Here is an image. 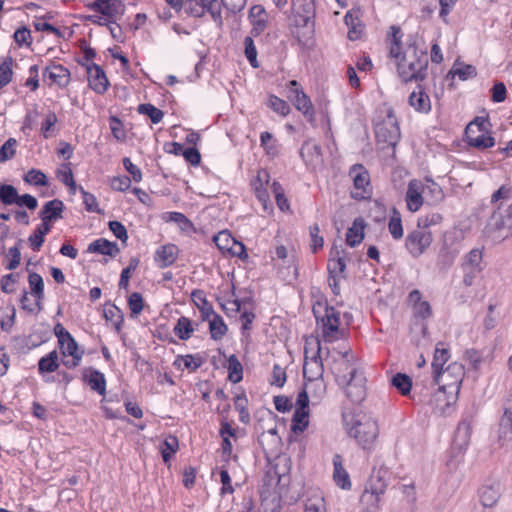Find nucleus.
Listing matches in <instances>:
<instances>
[{
    "label": "nucleus",
    "mask_w": 512,
    "mask_h": 512,
    "mask_svg": "<svg viewBox=\"0 0 512 512\" xmlns=\"http://www.w3.org/2000/svg\"><path fill=\"white\" fill-rule=\"evenodd\" d=\"M321 305L313 308V313L317 320V327L320 331V341L333 343L344 340L348 337V323L343 324L341 314L332 306H325L323 313L320 311Z\"/></svg>",
    "instance_id": "obj_1"
},
{
    "label": "nucleus",
    "mask_w": 512,
    "mask_h": 512,
    "mask_svg": "<svg viewBox=\"0 0 512 512\" xmlns=\"http://www.w3.org/2000/svg\"><path fill=\"white\" fill-rule=\"evenodd\" d=\"M347 433L353 437L363 449H370L378 437L377 422L365 415H344Z\"/></svg>",
    "instance_id": "obj_2"
},
{
    "label": "nucleus",
    "mask_w": 512,
    "mask_h": 512,
    "mask_svg": "<svg viewBox=\"0 0 512 512\" xmlns=\"http://www.w3.org/2000/svg\"><path fill=\"white\" fill-rule=\"evenodd\" d=\"M428 55L426 51L409 46L398 62V73L404 82L422 81L427 75Z\"/></svg>",
    "instance_id": "obj_3"
},
{
    "label": "nucleus",
    "mask_w": 512,
    "mask_h": 512,
    "mask_svg": "<svg viewBox=\"0 0 512 512\" xmlns=\"http://www.w3.org/2000/svg\"><path fill=\"white\" fill-rule=\"evenodd\" d=\"M376 139L387 146H395L400 140L398 120L392 108L383 105L379 107L373 120Z\"/></svg>",
    "instance_id": "obj_4"
},
{
    "label": "nucleus",
    "mask_w": 512,
    "mask_h": 512,
    "mask_svg": "<svg viewBox=\"0 0 512 512\" xmlns=\"http://www.w3.org/2000/svg\"><path fill=\"white\" fill-rule=\"evenodd\" d=\"M391 479V473L385 465L374 467L365 489L361 502L369 508L377 510Z\"/></svg>",
    "instance_id": "obj_5"
},
{
    "label": "nucleus",
    "mask_w": 512,
    "mask_h": 512,
    "mask_svg": "<svg viewBox=\"0 0 512 512\" xmlns=\"http://www.w3.org/2000/svg\"><path fill=\"white\" fill-rule=\"evenodd\" d=\"M485 233L495 242L512 236V202L507 206H497L488 219Z\"/></svg>",
    "instance_id": "obj_6"
},
{
    "label": "nucleus",
    "mask_w": 512,
    "mask_h": 512,
    "mask_svg": "<svg viewBox=\"0 0 512 512\" xmlns=\"http://www.w3.org/2000/svg\"><path fill=\"white\" fill-rule=\"evenodd\" d=\"M323 355L326 348L321 346L319 338L307 339L304 347L303 375L305 380L321 379L324 373Z\"/></svg>",
    "instance_id": "obj_7"
},
{
    "label": "nucleus",
    "mask_w": 512,
    "mask_h": 512,
    "mask_svg": "<svg viewBox=\"0 0 512 512\" xmlns=\"http://www.w3.org/2000/svg\"><path fill=\"white\" fill-rule=\"evenodd\" d=\"M324 359L338 384L346 383L347 377L351 375V370L358 369L350 348L343 351L326 348V357Z\"/></svg>",
    "instance_id": "obj_8"
},
{
    "label": "nucleus",
    "mask_w": 512,
    "mask_h": 512,
    "mask_svg": "<svg viewBox=\"0 0 512 512\" xmlns=\"http://www.w3.org/2000/svg\"><path fill=\"white\" fill-rule=\"evenodd\" d=\"M464 376L465 368L458 362H452L445 369L443 368L433 374L439 390L447 393L453 399L457 398Z\"/></svg>",
    "instance_id": "obj_9"
},
{
    "label": "nucleus",
    "mask_w": 512,
    "mask_h": 512,
    "mask_svg": "<svg viewBox=\"0 0 512 512\" xmlns=\"http://www.w3.org/2000/svg\"><path fill=\"white\" fill-rule=\"evenodd\" d=\"M485 268L483 262V249L474 248L470 250L462 259L461 269L463 272V284L471 287L478 274Z\"/></svg>",
    "instance_id": "obj_10"
},
{
    "label": "nucleus",
    "mask_w": 512,
    "mask_h": 512,
    "mask_svg": "<svg viewBox=\"0 0 512 512\" xmlns=\"http://www.w3.org/2000/svg\"><path fill=\"white\" fill-rule=\"evenodd\" d=\"M349 176L353 181L352 198L363 200L370 198L372 188L370 185V176L365 167L361 164L353 165L349 170Z\"/></svg>",
    "instance_id": "obj_11"
},
{
    "label": "nucleus",
    "mask_w": 512,
    "mask_h": 512,
    "mask_svg": "<svg viewBox=\"0 0 512 512\" xmlns=\"http://www.w3.org/2000/svg\"><path fill=\"white\" fill-rule=\"evenodd\" d=\"M287 97L293 103L295 108L300 111L308 121H314L315 111L313 104L296 80L289 81Z\"/></svg>",
    "instance_id": "obj_12"
},
{
    "label": "nucleus",
    "mask_w": 512,
    "mask_h": 512,
    "mask_svg": "<svg viewBox=\"0 0 512 512\" xmlns=\"http://www.w3.org/2000/svg\"><path fill=\"white\" fill-rule=\"evenodd\" d=\"M184 7L185 12L193 17H202L208 12L215 22H222L221 6L217 0H186Z\"/></svg>",
    "instance_id": "obj_13"
},
{
    "label": "nucleus",
    "mask_w": 512,
    "mask_h": 512,
    "mask_svg": "<svg viewBox=\"0 0 512 512\" xmlns=\"http://www.w3.org/2000/svg\"><path fill=\"white\" fill-rule=\"evenodd\" d=\"M345 385L346 396L353 403H361L366 397V378L360 369H352Z\"/></svg>",
    "instance_id": "obj_14"
},
{
    "label": "nucleus",
    "mask_w": 512,
    "mask_h": 512,
    "mask_svg": "<svg viewBox=\"0 0 512 512\" xmlns=\"http://www.w3.org/2000/svg\"><path fill=\"white\" fill-rule=\"evenodd\" d=\"M431 242V232L417 227V229L408 234L405 245L413 257H419L430 246Z\"/></svg>",
    "instance_id": "obj_15"
},
{
    "label": "nucleus",
    "mask_w": 512,
    "mask_h": 512,
    "mask_svg": "<svg viewBox=\"0 0 512 512\" xmlns=\"http://www.w3.org/2000/svg\"><path fill=\"white\" fill-rule=\"evenodd\" d=\"M503 409L504 413L499 423L498 440L501 445H512V389L504 401Z\"/></svg>",
    "instance_id": "obj_16"
},
{
    "label": "nucleus",
    "mask_w": 512,
    "mask_h": 512,
    "mask_svg": "<svg viewBox=\"0 0 512 512\" xmlns=\"http://www.w3.org/2000/svg\"><path fill=\"white\" fill-rule=\"evenodd\" d=\"M315 13L313 0L292 1V23L296 27H307Z\"/></svg>",
    "instance_id": "obj_17"
},
{
    "label": "nucleus",
    "mask_w": 512,
    "mask_h": 512,
    "mask_svg": "<svg viewBox=\"0 0 512 512\" xmlns=\"http://www.w3.org/2000/svg\"><path fill=\"white\" fill-rule=\"evenodd\" d=\"M300 156L309 169L316 170L323 166L321 146L312 139H308L302 144Z\"/></svg>",
    "instance_id": "obj_18"
},
{
    "label": "nucleus",
    "mask_w": 512,
    "mask_h": 512,
    "mask_svg": "<svg viewBox=\"0 0 512 512\" xmlns=\"http://www.w3.org/2000/svg\"><path fill=\"white\" fill-rule=\"evenodd\" d=\"M425 186L421 180L413 179L409 182L405 201L409 211L416 212L424 203Z\"/></svg>",
    "instance_id": "obj_19"
},
{
    "label": "nucleus",
    "mask_w": 512,
    "mask_h": 512,
    "mask_svg": "<svg viewBox=\"0 0 512 512\" xmlns=\"http://www.w3.org/2000/svg\"><path fill=\"white\" fill-rule=\"evenodd\" d=\"M120 6L121 2L119 0H95L88 4L87 7L90 10L104 15V20L113 23L119 13Z\"/></svg>",
    "instance_id": "obj_20"
},
{
    "label": "nucleus",
    "mask_w": 512,
    "mask_h": 512,
    "mask_svg": "<svg viewBox=\"0 0 512 512\" xmlns=\"http://www.w3.org/2000/svg\"><path fill=\"white\" fill-rule=\"evenodd\" d=\"M88 83L92 90L98 94L106 92L109 82L105 72L96 64L87 66Z\"/></svg>",
    "instance_id": "obj_21"
},
{
    "label": "nucleus",
    "mask_w": 512,
    "mask_h": 512,
    "mask_svg": "<svg viewBox=\"0 0 512 512\" xmlns=\"http://www.w3.org/2000/svg\"><path fill=\"white\" fill-rule=\"evenodd\" d=\"M304 512H327L324 494L318 488H309L303 500Z\"/></svg>",
    "instance_id": "obj_22"
},
{
    "label": "nucleus",
    "mask_w": 512,
    "mask_h": 512,
    "mask_svg": "<svg viewBox=\"0 0 512 512\" xmlns=\"http://www.w3.org/2000/svg\"><path fill=\"white\" fill-rule=\"evenodd\" d=\"M268 15L261 5H254L249 12V20L252 24L250 34L254 37L259 36L267 26Z\"/></svg>",
    "instance_id": "obj_23"
},
{
    "label": "nucleus",
    "mask_w": 512,
    "mask_h": 512,
    "mask_svg": "<svg viewBox=\"0 0 512 512\" xmlns=\"http://www.w3.org/2000/svg\"><path fill=\"white\" fill-rule=\"evenodd\" d=\"M44 78H48L52 84L59 87H65L70 81V72L67 68L60 64H53L45 68L43 72Z\"/></svg>",
    "instance_id": "obj_24"
},
{
    "label": "nucleus",
    "mask_w": 512,
    "mask_h": 512,
    "mask_svg": "<svg viewBox=\"0 0 512 512\" xmlns=\"http://www.w3.org/2000/svg\"><path fill=\"white\" fill-rule=\"evenodd\" d=\"M60 349L63 355L72 356L71 361L64 362V365L68 368H74L79 365L82 358V353L78 351V345L72 336H69L63 342H59Z\"/></svg>",
    "instance_id": "obj_25"
},
{
    "label": "nucleus",
    "mask_w": 512,
    "mask_h": 512,
    "mask_svg": "<svg viewBox=\"0 0 512 512\" xmlns=\"http://www.w3.org/2000/svg\"><path fill=\"white\" fill-rule=\"evenodd\" d=\"M333 479L338 487L344 490L351 489V480L348 472L343 467V460L339 454L333 456Z\"/></svg>",
    "instance_id": "obj_26"
},
{
    "label": "nucleus",
    "mask_w": 512,
    "mask_h": 512,
    "mask_svg": "<svg viewBox=\"0 0 512 512\" xmlns=\"http://www.w3.org/2000/svg\"><path fill=\"white\" fill-rule=\"evenodd\" d=\"M177 255L178 248L173 244H167L156 250L154 260L160 268H166L176 261Z\"/></svg>",
    "instance_id": "obj_27"
},
{
    "label": "nucleus",
    "mask_w": 512,
    "mask_h": 512,
    "mask_svg": "<svg viewBox=\"0 0 512 512\" xmlns=\"http://www.w3.org/2000/svg\"><path fill=\"white\" fill-rule=\"evenodd\" d=\"M409 104L420 113H428L431 110L430 98L420 85L410 94Z\"/></svg>",
    "instance_id": "obj_28"
},
{
    "label": "nucleus",
    "mask_w": 512,
    "mask_h": 512,
    "mask_svg": "<svg viewBox=\"0 0 512 512\" xmlns=\"http://www.w3.org/2000/svg\"><path fill=\"white\" fill-rule=\"evenodd\" d=\"M344 251L333 248L330 252V259L328 261V272L330 277H344L346 269V262L342 254Z\"/></svg>",
    "instance_id": "obj_29"
},
{
    "label": "nucleus",
    "mask_w": 512,
    "mask_h": 512,
    "mask_svg": "<svg viewBox=\"0 0 512 512\" xmlns=\"http://www.w3.org/2000/svg\"><path fill=\"white\" fill-rule=\"evenodd\" d=\"M502 493L500 483L484 486L480 490V501L484 507H493L498 502Z\"/></svg>",
    "instance_id": "obj_30"
},
{
    "label": "nucleus",
    "mask_w": 512,
    "mask_h": 512,
    "mask_svg": "<svg viewBox=\"0 0 512 512\" xmlns=\"http://www.w3.org/2000/svg\"><path fill=\"white\" fill-rule=\"evenodd\" d=\"M87 251L89 253H97L108 256H116L119 253L118 245L107 239L100 238L89 244Z\"/></svg>",
    "instance_id": "obj_31"
},
{
    "label": "nucleus",
    "mask_w": 512,
    "mask_h": 512,
    "mask_svg": "<svg viewBox=\"0 0 512 512\" xmlns=\"http://www.w3.org/2000/svg\"><path fill=\"white\" fill-rule=\"evenodd\" d=\"M267 477L269 478L270 485L275 484V487L277 489L276 492L278 494L277 497H281V495L284 492H286L287 487L289 486L290 476L288 474H286L285 472L280 473L278 471L277 466H275L274 468L270 469L267 472Z\"/></svg>",
    "instance_id": "obj_32"
},
{
    "label": "nucleus",
    "mask_w": 512,
    "mask_h": 512,
    "mask_svg": "<svg viewBox=\"0 0 512 512\" xmlns=\"http://www.w3.org/2000/svg\"><path fill=\"white\" fill-rule=\"evenodd\" d=\"M365 222L362 218H356L346 233V242L350 247H355L364 239Z\"/></svg>",
    "instance_id": "obj_33"
},
{
    "label": "nucleus",
    "mask_w": 512,
    "mask_h": 512,
    "mask_svg": "<svg viewBox=\"0 0 512 512\" xmlns=\"http://www.w3.org/2000/svg\"><path fill=\"white\" fill-rule=\"evenodd\" d=\"M63 208V202L58 199L48 201L45 203L40 212V218L41 220L45 221L57 220L58 218L62 217L61 213L63 211Z\"/></svg>",
    "instance_id": "obj_34"
},
{
    "label": "nucleus",
    "mask_w": 512,
    "mask_h": 512,
    "mask_svg": "<svg viewBox=\"0 0 512 512\" xmlns=\"http://www.w3.org/2000/svg\"><path fill=\"white\" fill-rule=\"evenodd\" d=\"M84 378L92 390L98 392L100 395L105 394L106 381L104 374L90 368L84 372Z\"/></svg>",
    "instance_id": "obj_35"
},
{
    "label": "nucleus",
    "mask_w": 512,
    "mask_h": 512,
    "mask_svg": "<svg viewBox=\"0 0 512 512\" xmlns=\"http://www.w3.org/2000/svg\"><path fill=\"white\" fill-rule=\"evenodd\" d=\"M304 390L312 399H314L316 402H319L326 394V384L323 378L306 380Z\"/></svg>",
    "instance_id": "obj_36"
},
{
    "label": "nucleus",
    "mask_w": 512,
    "mask_h": 512,
    "mask_svg": "<svg viewBox=\"0 0 512 512\" xmlns=\"http://www.w3.org/2000/svg\"><path fill=\"white\" fill-rule=\"evenodd\" d=\"M344 20L349 28L348 38L353 41L359 39L363 32V28L358 17V12H348L344 17Z\"/></svg>",
    "instance_id": "obj_37"
},
{
    "label": "nucleus",
    "mask_w": 512,
    "mask_h": 512,
    "mask_svg": "<svg viewBox=\"0 0 512 512\" xmlns=\"http://www.w3.org/2000/svg\"><path fill=\"white\" fill-rule=\"evenodd\" d=\"M207 320L209 321V331L211 338L214 340L222 339L228 330L223 318L215 313Z\"/></svg>",
    "instance_id": "obj_38"
},
{
    "label": "nucleus",
    "mask_w": 512,
    "mask_h": 512,
    "mask_svg": "<svg viewBox=\"0 0 512 512\" xmlns=\"http://www.w3.org/2000/svg\"><path fill=\"white\" fill-rule=\"evenodd\" d=\"M511 198L512 186L509 184H504L492 193L490 203L495 210L497 209V206H505L504 203L509 201Z\"/></svg>",
    "instance_id": "obj_39"
},
{
    "label": "nucleus",
    "mask_w": 512,
    "mask_h": 512,
    "mask_svg": "<svg viewBox=\"0 0 512 512\" xmlns=\"http://www.w3.org/2000/svg\"><path fill=\"white\" fill-rule=\"evenodd\" d=\"M458 255H459V250L457 248H448V247L442 248L438 255V261H437L438 267L441 270L449 269L454 264Z\"/></svg>",
    "instance_id": "obj_40"
},
{
    "label": "nucleus",
    "mask_w": 512,
    "mask_h": 512,
    "mask_svg": "<svg viewBox=\"0 0 512 512\" xmlns=\"http://www.w3.org/2000/svg\"><path fill=\"white\" fill-rule=\"evenodd\" d=\"M192 298L197 307L199 308L203 320L209 319L212 315L215 314V311L211 304L208 303L204 293L200 290L194 291L192 293Z\"/></svg>",
    "instance_id": "obj_41"
},
{
    "label": "nucleus",
    "mask_w": 512,
    "mask_h": 512,
    "mask_svg": "<svg viewBox=\"0 0 512 512\" xmlns=\"http://www.w3.org/2000/svg\"><path fill=\"white\" fill-rule=\"evenodd\" d=\"M28 283L31 293L37 299L38 304L44 299V282L43 278L36 272L29 273Z\"/></svg>",
    "instance_id": "obj_42"
},
{
    "label": "nucleus",
    "mask_w": 512,
    "mask_h": 512,
    "mask_svg": "<svg viewBox=\"0 0 512 512\" xmlns=\"http://www.w3.org/2000/svg\"><path fill=\"white\" fill-rule=\"evenodd\" d=\"M228 379L232 383H239L243 378V367L235 355H230L227 360Z\"/></svg>",
    "instance_id": "obj_43"
},
{
    "label": "nucleus",
    "mask_w": 512,
    "mask_h": 512,
    "mask_svg": "<svg viewBox=\"0 0 512 512\" xmlns=\"http://www.w3.org/2000/svg\"><path fill=\"white\" fill-rule=\"evenodd\" d=\"M193 332L194 327L192 321L185 316H181L174 327L175 335L181 340H188Z\"/></svg>",
    "instance_id": "obj_44"
},
{
    "label": "nucleus",
    "mask_w": 512,
    "mask_h": 512,
    "mask_svg": "<svg viewBox=\"0 0 512 512\" xmlns=\"http://www.w3.org/2000/svg\"><path fill=\"white\" fill-rule=\"evenodd\" d=\"M425 198L429 204L435 205L442 201L444 195L441 187L432 180H427L424 183Z\"/></svg>",
    "instance_id": "obj_45"
},
{
    "label": "nucleus",
    "mask_w": 512,
    "mask_h": 512,
    "mask_svg": "<svg viewBox=\"0 0 512 512\" xmlns=\"http://www.w3.org/2000/svg\"><path fill=\"white\" fill-rule=\"evenodd\" d=\"M58 367V354L55 350L42 357L38 362V370L41 374L55 372Z\"/></svg>",
    "instance_id": "obj_46"
},
{
    "label": "nucleus",
    "mask_w": 512,
    "mask_h": 512,
    "mask_svg": "<svg viewBox=\"0 0 512 512\" xmlns=\"http://www.w3.org/2000/svg\"><path fill=\"white\" fill-rule=\"evenodd\" d=\"M449 358V350L444 347L443 343H438L435 348L432 361L433 374L443 369V366L445 365Z\"/></svg>",
    "instance_id": "obj_47"
},
{
    "label": "nucleus",
    "mask_w": 512,
    "mask_h": 512,
    "mask_svg": "<svg viewBox=\"0 0 512 512\" xmlns=\"http://www.w3.org/2000/svg\"><path fill=\"white\" fill-rule=\"evenodd\" d=\"M449 74L452 77H458L459 80L465 81L476 76V68L472 65L454 64Z\"/></svg>",
    "instance_id": "obj_48"
},
{
    "label": "nucleus",
    "mask_w": 512,
    "mask_h": 512,
    "mask_svg": "<svg viewBox=\"0 0 512 512\" xmlns=\"http://www.w3.org/2000/svg\"><path fill=\"white\" fill-rule=\"evenodd\" d=\"M391 384L402 394L407 395L411 391V378L403 373H397L391 379Z\"/></svg>",
    "instance_id": "obj_49"
},
{
    "label": "nucleus",
    "mask_w": 512,
    "mask_h": 512,
    "mask_svg": "<svg viewBox=\"0 0 512 512\" xmlns=\"http://www.w3.org/2000/svg\"><path fill=\"white\" fill-rule=\"evenodd\" d=\"M308 426V411L296 409L292 418L291 429L295 433L303 432Z\"/></svg>",
    "instance_id": "obj_50"
},
{
    "label": "nucleus",
    "mask_w": 512,
    "mask_h": 512,
    "mask_svg": "<svg viewBox=\"0 0 512 512\" xmlns=\"http://www.w3.org/2000/svg\"><path fill=\"white\" fill-rule=\"evenodd\" d=\"M18 192L17 189L9 184H3L0 186V201L4 205H13L18 203Z\"/></svg>",
    "instance_id": "obj_51"
},
{
    "label": "nucleus",
    "mask_w": 512,
    "mask_h": 512,
    "mask_svg": "<svg viewBox=\"0 0 512 512\" xmlns=\"http://www.w3.org/2000/svg\"><path fill=\"white\" fill-rule=\"evenodd\" d=\"M138 112L147 115L154 124L161 122L164 116V113L160 109L149 103L140 104L138 106Z\"/></svg>",
    "instance_id": "obj_52"
},
{
    "label": "nucleus",
    "mask_w": 512,
    "mask_h": 512,
    "mask_svg": "<svg viewBox=\"0 0 512 512\" xmlns=\"http://www.w3.org/2000/svg\"><path fill=\"white\" fill-rule=\"evenodd\" d=\"M388 229L394 239H400L403 236L401 216L396 209H393V215L389 220Z\"/></svg>",
    "instance_id": "obj_53"
},
{
    "label": "nucleus",
    "mask_w": 512,
    "mask_h": 512,
    "mask_svg": "<svg viewBox=\"0 0 512 512\" xmlns=\"http://www.w3.org/2000/svg\"><path fill=\"white\" fill-rule=\"evenodd\" d=\"M467 138L470 146L479 149L490 148L495 144L494 138L489 135H486L484 132H482L480 135L476 137L468 135Z\"/></svg>",
    "instance_id": "obj_54"
},
{
    "label": "nucleus",
    "mask_w": 512,
    "mask_h": 512,
    "mask_svg": "<svg viewBox=\"0 0 512 512\" xmlns=\"http://www.w3.org/2000/svg\"><path fill=\"white\" fill-rule=\"evenodd\" d=\"M16 317V309L14 306L8 307L6 310L2 311L0 326L1 329L5 332H10Z\"/></svg>",
    "instance_id": "obj_55"
},
{
    "label": "nucleus",
    "mask_w": 512,
    "mask_h": 512,
    "mask_svg": "<svg viewBox=\"0 0 512 512\" xmlns=\"http://www.w3.org/2000/svg\"><path fill=\"white\" fill-rule=\"evenodd\" d=\"M213 241L221 251H229L235 244V239L226 231L219 232L214 236Z\"/></svg>",
    "instance_id": "obj_56"
},
{
    "label": "nucleus",
    "mask_w": 512,
    "mask_h": 512,
    "mask_svg": "<svg viewBox=\"0 0 512 512\" xmlns=\"http://www.w3.org/2000/svg\"><path fill=\"white\" fill-rule=\"evenodd\" d=\"M244 47H245V56L247 60L250 62L251 66L254 68H257L258 61H257V50L254 44V41L251 36H246L244 39Z\"/></svg>",
    "instance_id": "obj_57"
},
{
    "label": "nucleus",
    "mask_w": 512,
    "mask_h": 512,
    "mask_svg": "<svg viewBox=\"0 0 512 512\" xmlns=\"http://www.w3.org/2000/svg\"><path fill=\"white\" fill-rule=\"evenodd\" d=\"M179 447L177 437L169 435L164 441V448L162 449V458L164 462H168L173 454L176 453Z\"/></svg>",
    "instance_id": "obj_58"
},
{
    "label": "nucleus",
    "mask_w": 512,
    "mask_h": 512,
    "mask_svg": "<svg viewBox=\"0 0 512 512\" xmlns=\"http://www.w3.org/2000/svg\"><path fill=\"white\" fill-rule=\"evenodd\" d=\"M128 306L132 317H137L143 310V297L138 292H133L128 298Z\"/></svg>",
    "instance_id": "obj_59"
},
{
    "label": "nucleus",
    "mask_w": 512,
    "mask_h": 512,
    "mask_svg": "<svg viewBox=\"0 0 512 512\" xmlns=\"http://www.w3.org/2000/svg\"><path fill=\"white\" fill-rule=\"evenodd\" d=\"M12 58L8 57L0 64V89L6 86L12 78Z\"/></svg>",
    "instance_id": "obj_60"
},
{
    "label": "nucleus",
    "mask_w": 512,
    "mask_h": 512,
    "mask_svg": "<svg viewBox=\"0 0 512 512\" xmlns=\"http://www.w3.org/2000/svg\"><path fill=\"white\" fill-rule=\"evenodd\" d=\"M268 105L274 112L282 116H286L290 112V106L288 103L274 95L269 97Z\"/></svg>",
    "instance_id": "obj_61"
},
{
    "label": "nucleus",
    "mask_w": 512,
    "mask_h": 512,
    "mask_svg": "<svg viewBox=\"0 0 512 512\" xmlns=\"http://www.w3.org/2000/svg\"><path fill=\"white\" fill-rule=\"evenodd\" d=\"M24 181L28 184H32L35 186H46L47 185V177L46 175L36 169H31L24 176Z\"/></svg>",
    "instance_id": "obj_62"
},
{
    "label": "nucleus",
    "mask_w": 512,
    "mask_h": 512,
    "mask_svg": "<svg viewBox=\"0 0 512 512\" xmlns=\"http://www.w3.org/2000/svg\"><path fill=\"white\" fill-rule=\"evenodd\" d=\"M280 497H263L259 512H280Z\"/></svg>",
    "instance_id": "obj_63"
},
{
    "label": "nucleus",
    "mask_w": 512,
    "mask_h": 512,
    "mask_svg": "<svg viewBox=\"0 0 512 512\" xmlns=\"http://www.w3.org/2000/svg\"><path fill=\"white\" fill-rule=\"evenodd\" d=\"M109 122L113 137L118 141H125L126 132L120 119L116 116H111Z\"/></svg>",
    "instance_id": "obj_64"
}]
</instances>
